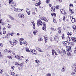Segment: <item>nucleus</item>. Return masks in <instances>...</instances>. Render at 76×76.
Instances as JSON below:
<instances>
[{
	"label": "nucleus",
	"mask_w": 76,
	"mask_h": 76,
	"mask_svg": "<svg viewBox=\"0 0 76 76\" xmlns=\"http://www.w3.org/2000/svg\"><path fill=\"white\" fill-rule=\"evenodd\" d=\"M13 41L14 44H15V45H16V44H18V41L17 40H15V39L13 40Z\"/></svg>",
	"instance_id": "4468645a"
},
{
	"label": "nucleus",
	"mask_w": 76,
	"mask_h": 76,
	"mask_svg": "<svg viewBox=\"0 0 76 76\" xmlns=\"http://www.w3.org/2000/svg\"><path fill=\"white\" fill-rule=\"evenodd\" d=\"M58 53L59 54H61V53H63V50H60L59 51H58Z\"/></svg>",
	"instance_id": "5701e85b"
},
{
	"label": "nucleus",
	"mask_w": 76,
	"mask_h": 76,
	"mask_svg": "<svg viewBox=\"0 0 76 76\" xmlns=\"http://www.w3.org/2000/svg\"><path fill=\"white\" fill-rule=\"evenodd\" d=\"M70 19H73V17L72 16H70Z\"/></svg>",
	"instance_id": "0e129e2a"
},
{
	"label": "nucleus",
	"mask_w": 76,
	"mask_h": 76,
	"mask_svg": "<svg viewBox=\"0 0 76 76\" xmlns=\"http://www.w3.org/2000/svg\"><path fill=\"white\" fill-rule=\"evenodd\" d=\"M75 70H74V71L75 72H76V66H75Z\"/></svg>",
	"instance_id": "774afa93"
},
{
	"label": "nucleus",
	"mask_w": 76,
	"mask_h": 76,
	"mask_svg": "<svg viewBox=\"0 0 76 76\" xmlns=\"http://www.w3.org/2000/svg\"><path fill=\"white\" fill-rule=\"evenodd\" d=\"M15 65H18V66L19 65V63L18 62H16L15 63Z\"/></svg>",
	"instance_id": "4d7b16f0"
},
{
	"label": "nucleus",
	"mask_w": 76,
	"mask_h": 76,
	"mask_svg": "<svg viewBox=\"0 0 76 76\" xmlns=\"http://www.w3.org/2000/svg\"><path fill=\"white\" fill-rule=\"evenodd\" d=\"M65 69L66 68L65 67V66H63L61 69V72H65Z\"/></svg>",
	"instance_id": "dca6fc26"
},
{
	"label": "nucleus",
	"mask_w": 76,
	"mask_h": 76,
	"mask_svg": "<svg viewBox=\"0 0 76 76\" xmlns=\"http://www.w3.org/2000/svg\"><path fill=\"white\" fill-rule=\"evenodd\" d=\"M3 44L2 43H0V48H1L3 46Z\"/></svg>",
	"instance_id": "49530a36"
},
{
	"label": "nucleus",
	"mask_w": 76,
	"mask_h": 76,
	"mask_svg": "<svg viewBox=\"0 0 76 76\" xmlns=\"http://www.w3.org/2000/svg\"><path fill=\"white\" fill-rule=\"evenodd\" d=\"M69 10L70 13H72V14H73V13H74V12H73V11H72V9L69 8Z\"/></svg>",
	"instance_id": "c756f323"
},
{
	"label": "nucleus",
	"mask_w": 76,
	"mask_h": 76,
	"mask_svg": "<svg viewBox=\"0 0 76 76\" xmlns=\"http://www.w3.org/2000/svg\"><path fill=\"white\" fill-rule=\"evenodd\" d=\"M8 17L9 18H10V19L11 20H14V19H15L13 17V16H12V15H8Z\"/></svg>",
	"instance_id": "9b49d317"
},
{
	"label": "nucleus",
	"mask_w": 76,
	"mask_h": 76,
	"mask_svg": "<svg viewBox=\"0 0 76 76\" xmlns=\"http://www.w3.org/2000/svg\"><path fill=\"white\" fill-rule=\"evenodd\" d=\"M10 34H7V35H6L5 38H8V35H10Z\"/></svg>",
	"instance_id": "09e8293b"
},
{
	"label": "nucleus",
	"mask_w": 76,
	"mask_h": 76,
	"mask_svg": "<svg viewBox=\"0 0 76 76\" xmlns=\"http://www.w3.org/2000/svg\"><path fill=\"white\" fill-rule=\"evenodd\" d=\"M45 41V42L46 43L47 42V40L48 39V37H46V36H45L44 37Z\"/></svg>",
	"instance_id": "9d476101"
},
{
	"label": "nucleus",
	"mask_w": 76,
	"mask_h": 76,
	"mask_svg": "<svg viewBox=\"0 0 76 76\" xmlns=\"http://www.w3.org/2000/svg\"><path fill=\"white\" fill-rule=\"evenodd\" d=\"M35 62L37 64H39V61L38 60H36L35 61Z\"/></svg>",
	"instance_id": "7c9ffc66"
},
{
	"label": "nucleus",
	"mask_w": 76,
	"mask_h": 76,
	"mask_svg": "<svg viewBox=\"0 0 76 76\" xmlns=\"http://www.w3.org/2000/svg\"><path fill=\"white\" fill-rule=\"evenodd\" d=\"M32 13L33 15H35V14H36V13H35V12L34 11L32 12Z\"/></svg>",
	"instance_id": "8fccbe9b"
},
{
	"label": "nucleus",
	"mask_w": 76,
	"mask_h": 76,
	"mask_svg": "<svg viewBox=\"0 0 76 76\" xmlns=\"http://www.w3.org/2000/svg\"><path fill=\"white\" fill-rule=\"evenodd\" d=\"M9 53H12V50H9L8 51Z\"/></svg>",
	"instance_id": "052dcab7"
},
{
	"label": "nucleus",
	"mask_w": 76,
	"mask_h": 76,
	"mask_svg": "<svg viewBox=\"0 0 76 76\" xmlns=\"http://www.w3.org/2000/svg\"><path fill=\"white\" fill-rule=\"evenodd\" d=\"M46 76H51V75L49 73H48L46 74Z\"/></svg>",
	"instance_id": "a18cd8bd"
},
{
	"label": "nucleus",
	"mask_w": 76,
	"mask_h": 76,
	"mask_svg": "<svg viewBox=\"0 0 76 76\" xmlns=\"http://www.w3.org/2000/svg\"><path fill=\"white\" fill-rule=\"evenodd\" d=\"M33 24V29H35V23L34 22H31Z\"/></svg>",
	"instance_id": "a211bd4d"
},
{
	"label": "nucleus",
	"mask_w": 76,
	"mask_h": 76,
	"mask_svg": "<svg viewBox=\"0 0 76 76\" xmlns=\"http://www.w3.org/2000/svg\"><path fill=\"white\" fill-rule=\"evenodd\" d=\"M23 44H24V45H26V46L28 45V43L26 41H23Z\"/></svg>",
	"instance_id": "1a4fd4ad"
},
{
	"label": "nucleus",
	"mask_w": 76,
	"mask_h": 76,
	"mask_svg": "<svg viewBox=\"0 0 76 76\" xmlns=\"http://www.w3.org/2000/svg\"><path fill=\"white\" fill-rule=\"evenodd\" d=\"M11 69H12L13 70H14V69H15V67L13 66H11Z\"/></svg>",
	"instance_id": "864d4df0"
},
{
	"label": "nucleus",
	"mask_w": 76,
	"mask_h": 76,
	"mask_svg": "<svg viewBox=\"0 0 76 76\" xmlns=\"http://www.w3.org/2000/svg\"><path fill=\"white\" fill-rule=\"evenodd\" d=\"M72 33L71 32H69L67 34L68 37H70V36H71V35H72Z\"/></svg>",
	"instance_id": "f3484780"
},
{
	"label": "nucleus",
	"mask_w": 76,
	"mask_h": 76,
	"mask_svg": "<svg viewBox=\"0 0 76 76\" xmlns=\"http://www.w3.org/2000/svg\"><path fill=\"white\" fill-rule=\"evenodd\" d=\"M2 73H3V69H1L0 70V73L1 74Z\"/></svg>",
	"instance_id": "bf43d9fd"
},
{
	"label": "nucleus",
	"mask_w": 76,
	"mask_h": 76,
	"mask_svg": "<svg viewBox=\"0 0 76 76\" xmlns=\"http://www.w3.org/2000/svg\"><path fill=\"white\" fill-rule=\"evenodd\" d=\"M38 26H39V25L42 26V22L40 20H39L37 21Z\"/></svg>",
	"instance_id": "7ed1b4c3"
},
{
	"label": "nucleus",
	"mask_w": 76,
	"mask_h": 76,
	"mask_svg": "<svg viewBox=\"0 0 76 76\" xmlns=\"http://www.w3.org/2000/svg\"><path fill=\"white\" fill-rule=\"evenodd\" d=\"M52 37H51L50 38V41H53V39H52Z\"/></svg>",
	"instance_id": "69168bd1"
},
{
	"label": "nucleus",
	"mask_w": 76,
	"mask_h": 76,
	"mask_svg": "<svg viewBox=\"0 0 76 76\" xmlns=\"http://www.w3.org/2000/svg\"><path fill=\"white\" fill-rule=\"evenodd\" d=\"M59 39V38L57 36H56L54 38V41H56V42H58V41Z\"/></svg>",
	"instance_id": "20e7f679"
},
{
	"label": "nucleus",
	"mask_w": 76,
	"mask_h": 76,
	"mask_svg": "<svg viewBox=\"0 0 76 76\" xmlns=\"http://www.w3.org/2000/svg\"><path fill=\"white\" fill-rule=\"evenodd\" d=\"M15 57L18 60H22V59L20 58V57L18 55L15 56Z\"/></svg>",
	"instance_id": "6e6552de"
},
{
	"label": "nucleus",
	"mask_w": 76,
	"mask_h": 76,
	"mask_svg": "<svg viewBox=\"0 0 76 76\" xmlns=\"http://www.w3.org/2000/svg\"><path fill=\"white\" fill-rule=\"evenodd\" d=\"M9 3L10 4H11V6L13 8H15V7H16V4L13 1V0H9Z\"/></svg>",
	"instance_id": "f257e3e1"
},
{
	"label": "nucleus",
	"mask_w": 76,
	"mask_h": 76,
	"mask_svg": "<svg viewBox=\"0 0 76 76\" xmlns=\"http://www.w3.org/2000/svg\"><path fill=\"white\" fill-rule=\"evenodd\" d=\"M66 51L65 50H63V54L64 56L65 55H66Z\"/></svg>",
	"instance_id": "c03bdc74"
},
{
	"label": "nucleus",
	"mask_w": 76,
	"mask_h": 76,
	"mask_svg": "<svg viewBox=\"0 0 76 76\" xmlns=\"http://www.w3.org/2000/svg\"><path fill=\"white\" fill-rule=\"evenodd\" d=\"M14 10L15 11V12H20V10H19L18 8H15L14 9Z\"/></svg>",
	"instance_id": "aec40b11"
},
{
	"label": "nucleus",
	"mask_w": 76,
	"mask_h": 76,
	"mask_svg": "<svg viewBox=\"0 0 76 76\" xmlns=\"http://www.w3.org/2000/svg\"><path fill=\"white\" fill-rule=\"evenodd\" d=\"M26 51H27V52H29V48H26Z\"/></svg>",
	"instance_id": "ea45409f"
},
{
	"label": "nucleus",
	"mask_w": 76,
	"mask_h": 76,
	"mask_svg": "<svg viewBox=\"0 0 76 76\" xmlns=\"http://www.w3.org/2000/svg\"><path fill=\"white\" fill-rule=\"evenodd\" d=\"M74 53H75V54H76V48H75L74 49Z\"/></svg>",
	"instance_id": "5fc2aeb1"
},
{
	"label": "nucleus",
	"mask_w": 76,
	"mask_h": 76,
	"mask_svg": "<svg viewBox=\"0 0 76 76\" xmlns=\"http://www.w3.org/2000/svg\"><path fill=\"white\" fill-rule=\"evenodd\" d=\"M66 19V17H65V16H64V17H63V20H64V21H65V19Z\"/></svg>",
	"instance_id": "de8ad7c7"
},
{
	"label": "nucleus",
	"mask_w": 76,
	"mask_h": 76,
	"mask_svg": "<svg viewBox=\"0 0 76 76\" xmlns=\"http://www.w3.org/2000/svg\"><path fill=\"white\" fill-rule=\"evenodd\" d=\"M20 40L21 41H23L24 40V39L23 38H20Z\"/></svg>",
	"instance_id": "680f3d73"
},
{
	"label": "nucleus",
	"mask_w": 76,
	"mask_h": 76,
	"mask_svg": "<svg viewBox=\"0 0 76 76\" xmlns=\"http://www.w3.org/2000/svg\"><path fill=\"white\" fill-rule=\"evenodd\" d=\"M42 19V20H45V22H48V20H47V18L45 17H43Z\"/></svg>",
	"instance_id": "ddd939ff"
},
{
	"label": "nucleus",
	"mask_w": 76,
	"mask_h": 76,
	"mask_svg": "<svg viewBox=\"0 0 76 76\" xmlns=\"http://www.w3.org/2000/svg\"><path fill=\"white\" fill-rule=\"evenodd\" d=\"M51 11H53V12H54V11H55V8H54V7L53 8V7H51Z\"/></svg>",
	"instance_id": "2f4dec72"
},
{
	"label": "nucleus",
	"mask_w": 76,
	"mask_h": 76,
	"mask_svg": "<svg viewBox=\"0 0 76 76\" xmlns=\"http://www.w3.org/2000/svg\"><path fill=\"white\" fill-rule=\"evenodd\" d=\"M62 43L63 44V45L64 46L66 45V44H67V42H62Z\"/></svg>",
	"instance_id": "b1692460"
},
{
	"label": "nucleus",
	"mask_w": 76,
	"mask_h": 76,
	"mask_svg": "<svg viewBox=\"0 0 76 76\" xmlns=\"http://www.w3.org/2000/svg\"><path fill=\"white\" fill-rule=\"evenodd\" d=\"M53 22H54V23H57V21H56V19H55L54 18L53 19Z\"/></svg>",
	"instance_id": "a19ab883"
},
{
	"label": "nucleus",
	"mask_w": 76,
	"mask_h": 76,
	"mask_svg": "<svg viewBox=\"0 0 76 76\" xmlns=\"http://www.w3.org/2000/svg\"><path fill=\"white\" fill-rule=\"evenodd\" d=\"M42 40H43V39H42V38H39L38 39V40L39 41H42Z\"/></svg>",
	"instance_id": "e433bc0d"
},
{
	"label": "nucleus",
	"mask_w": 76,
	"mask_h": 76,
	"mask_svg": "<svg viewBox=\"0 0 76 76\" xmlns=\"http://www.w3.org/2000/svg\"><path fill=\"white\" fill-rule=\"evenodd\" d=\"M68 41H70V40L72 39V37H68L67 38Z\"/></svg>",
	"instance_id": "4be33fe9"
},
{
	"label": "nucleus",
	"mask_w": 76,
	"mask_h": 76,
	"mask_svg": "<svg viewBox=\"0 0 76 76\" xmlns=\"http://www.w3.org/2000/svg\"><path fill=\"white\" fill-rule=\"evenodd\" d=\"M29 52H31V54L32 55L35 54H36V53H37V51H36V50H34L30 49Z\"/></svg>",
	"instance_id": "f03ea898"
},
{
	"label": "nucleus",
	"mask_w": 76,
	"mask_h": 76,
	"mask_svg": "<svg viewBox=\"0 0 76 76\" xmlns=\"http://www.w3.org/2000/svg\"><path fill=\"white\" fill-rule=\"evenodd\" d=\"M61 37L62 38V39H64L65 38V37H64V34H63L61 36Z\"/></svg>",
	"instance_id": "c9c22d12"
},
{
	"label": "nucleus",
	"mask_w": 76,
	"mask_h": 76,
	"mask_svg": "<svg viewBox=\"0 0 76 76\" xmlns=\"http://www.w3.org/2000/svg\"><path fill=\"white\" fill-rule=\"evenodd\" d=\"M10 43L11 44V47H13V46H14V42H11Z\"/></svg>",
	"instance_id": "412c9836"
},
{
	"label": "nucleus",
	"mask_w": 76,
	"mask_h": 76,
	"mask_svg": "<svg viewBox=\"0 0 76 76\" xmlns=\"http://www.w3.org/2000/svg\"><path fill=\"white\" fill-rule=\"evenodd\" d=\"M73 41L74 42H76V39L75 37H72V39Z\"/></svg>",
	"instance_id": "2eb2a0df"
},
{
	"label": "nucleus",
	"mask_w": 76,
	"mask_h": 76,
	"mask_svg": "<svg viewBox=\"0 0 76 76\" xmlns=\"http://www.w3.org/2000/svg\"><path fill=\"white\" fill-rule=\"evenodd\" d=\"M58 32L59 34H61V30H59Z\"/></svg>",
	"instance_id": "e2e57ef3"
},
{
	"label": "nucleus",
	"mask_w": 76,
	"mask_h": 76,
	"mask_svg": "<svg viewBox=\"0 0 76 76\" xmlns=\"http://www.w3.org/2000/svg\"><path fill=\"white\" fill-rule=\"evenodd\" d=\"M51 15L52 16H56V14H55V13H53V14H51Z\"/></svg>",
	"instance_id": "3c124183"
},
{
	"label": "nucleus",
	"mask_w": 76,
	"mask_h": 76,
	"mask_svg": "<svg viewBox=\"0 0 76 76\" xmlns=\"http://www.w3.org/2000/svg\"><path fill=\"white\" fill-rule=\"evenodd\" d=\"M7 26H8V28H11V27H12V26H11L10 24H8Z\"/></svg>",
	"instance_id": "58836bf2"
},
{
	"label": "nucleus",
	"mask_w": 76,
	"mask_h": 76,
	"mask_svg": "<svg viewBox=\"0 0 76 76\" xmlns=\"http://www.w3.org/2000/svg\"><path fill=\"white\" fill-rule=\"evenodd\" d=\"M67 51H70V50H71V48L70 47V46H69L68 48H67Z\"/></svg>",
	"instance_id": "cd10ccee"
},
{
	"label": "nucleus",
	"mask_w": 76,
	"mask_h": 76,
	"mask_svg": "<svg viewBox=\"0 0 76 76\" xmlns=\"http://www.w3.org/2000/svg\"><path fill=\"white\" fill-rule=\"evenodd\" d=\"M36 50H38V51H39V52H43V51L41 50V49H40V48H39L38 47H37L36 48Z\"/></svg>",
	"instance_id": "f8f14e48"
},
{
	"label": "nucleus",
	"mask_w": 76,
	"mask_h": 76,
	"mask_svg": "<svg viewBox=\"0 0 76 76\" xmlns=\"http://www.w3.org/2000/svg\"><path fill=\"white\" fill-rule=\"evenodd\" d=\"M71 21L72 23H74V22H76V19L74 18H73L72 19Z\"/></svg>",
	"instance_id": "6ab92c4d"
},
{
	"label": "nucleus",
	"mask_w": 76,
	"mask_h": 76,
	"mask_svg": "<svg viewBox=\"0 0 76 76\" xmlns=\"http://www.w3.org/2000/svg\"><path fill=\"white\" fill-rule=\"evenodd\" d=\"M43 27H44V26H46V25H45V23H43Z\"/></svg>",
	"instance_id": "13d9d810"
},
{
	"label": "nucleus",
	"mask_w": 76,
	"mask_h": 76,
	"mask_svg": "<svg viewBox=\"0 0 76 76\" xmlns=\"http://www.w3.org/2000/svg\"><path fill=\"white\" fill-rule=\"evenodd\" d=\"M10 74L11 75H12V76H15V73H14L12 70H10Z\"/></svg>",
	"instance_id": "423d86ee"
},
{
	"label": "nucleus",
	"mask_w": 76,
	"mask_h": 76,
	"mask_svg": "<svg viewBox=\"0 0 76 76\" xmlns=\"http://www.w3.org/2000/svg\"><path fill=\"white\" fill-rule=\"evenodd\" d=\"M59 6H58V5H57L56 6V9H59Z\"/></svg>",
	"instance_id": "79ce46f5"
},
{
	"label": "nucleus",
	"mask_w": 76,
	"mask_h": 76,
	"mask_svg": "<svg viewBox=\"0 0 76 76\" xmlns=\"http://www.w3.org/2000/svg\"><path fill=\"white\" fill-rule=\"evenodd\" d=\"M41 4V3L40 2H38L37 4H36L35 5V6H39V5Z\"/></svg>",
	"instance_id": "473e14b6"
},
{
	"label": "nucleus",
	"mask_w": 76,
	"mask_h": 76,
	"mask_svg": "<svg viewBox=\"0 0 76 76\" xmlns=\"http://www.w3.org/2000/svg\"><path fill=\"white\" fill-rule=\"evenodd\" d=\"M51 29L53 31H57V30H56V29H54V28L52 27H51Z\"/></svg>",
	"instance_id": "c85d7f7f"
},
{
	"label": "nucleus",
	"mask_w": 76,
	"mask_h": 76,
	"mask_svg": "<svg viewBox=\"0 0 76 76\" xmlns=\"http://www.w3.org/2000/svg\"><path fill=\"white\" fill-rule=\"evenodd\" d=\"M42 29L43 30H44L45 29H45H46V26L43 27L42 28Z\"/></svg>",
	"instance_id": "603ef678"
},
{
	"label": "nucleus",
	"mask_w": 76,
	"mask_h": 76,
	"mask_svg": "<svg viewBox=\"0 0 76 76\" xmlns=\"http://www.w3.org/2000/svg\"><path fill=\"white\" fill-rule=\"evenodd\" d=\"M18 17L20 18H22V19H23L25 18V16L24 15L22 14H19L18 15Z\"/></svg>",
	"instance_id": "39448f33"
},
{
	"label": "nucleus",
	"mask_w": 76,
	"mask_h": 76,
	"mask_svg": "<svg viewBox=\"0 0 76 76\" xmlns=\"http://www.w3.org/2000/svg\"><path fill=\"white\" fill-rule=\"evenodd\" d=\"M67 54L68 56H72V53L69 52H68Z\"/></svg>",
	"instance_id": "bb28decb"
},
{
	"label": "nucleus",
	"mask_w": 76,
	"mask_h": 76,
	"mask_svg": "<svg viewBox=\"0 0 76 76\" xmlns=\"http://www.w3.org/2000/svg\"><path fill=\"white\" fill-rule=\"evenodd\" d=\"M72 28L74 30H76V26L75 25H74L73 27H72Z\"/></svg>",
	"instance_id": "4c0bfd02"
},
{
	"label": "nucleus",
	"mask_w": 76,
	"mask_h": 76,
	"mask_svg": "<svg viewBox=\"0 0 76 76\" xmlns=\"http://www.w3.org/2000/svg\"><path fill=\"white\" fill-rule=\"evenodd\" d=\"M7 57L8 58H9V59H10V60H12V58H13V57L10 56H8Z\"/></svg>",
	"instance_id": "a878e982"
},
{
	"label": "nucleus",
	"mask_w": 76,
	"mask_h": 76,
	"mask_svg": "<svg viewBox=\"0 0 76 76\" xmlns=\"http://www.w3.org/2000/svg\"><path fill=\"white\" fill-rule=\"evenodd\" d=\"M14 34H15V32H14V31H12L10 33V35H11V36H13Z\"/></svg>",
	"instance_id": "f704fd0d"
},
{
	"label": "nucleus",
	"mask_w": 76,
	"mask_h": 76,
	"mask_svg": "<svg viewBox=\"0 0 76 76\" xmlns=\"http://www.w3.org/2000/svg\"><path fill=\"white\" fill-rule=\"evenodd\" d=\"M37 32H38V31H37V30H35L33 31V34L34 35H36V34H37Z\"/></svg>",
	"instance_id": "393cba45"
},
{
	"label": "nucleus",
	"mask_w": 76,
	"mask_h": 76,
	"mask_svg": "<svg viewBox=\"0 0 76 76\" xmlns=\"http://www.w3.org/2000/svg\"><path fill=\"white\" fill-rule=\"evenodd\" d=\"M26 12L28 15H30V12H29V10H26Z\"/></svg>",
	"instance_id": "72a5a7b5"
},
{
	"label": "nucleus",
	"mask_w": 76,
	"mask_h": 76,
	"mask_svg": "<svg viewBox=\"0 0 76 76\" xmlns=\"http://www.w3.org/2000/svg\"><path fill=\"white\" fill-rule=\"evenodd\" d=\"M62 14H63V15H65L66 14V12H65V11H64V10L61 9L60 10Z\"/></svg>",
	"instance_id": "0eeeda50"
},
{
	"label": "nucleus",
	"mask_w": 76,
	"mask_h": 76,
	"mask_svg": "<svg viewBox=\"0 0 76 76\" xmlns=\"http://www.w3.org/2000/svg\"><path fill=\"white\" fill-rule=\"evenodd\" d=\"M46 2L47 3H49V2H50V0H47L46 1Z\"/></svg>",
	"instance_id": "6e6d98bb"
},
{
	"label": "nucleus",
	"mask_w": 76,
	"mask_h": 76,
	"mask_svg": "<svg viewBox=\"0 0 76 76\" xmlns=\"http://www.w3.org/2000/svg\"><path fill=\"white\" fill-rule=\"evenodd\" d=\"M3 34H6V31H3Z\"/></svg>",
	"instance_id": "338daca9"
},
{
	"label": "nucleus",
	"mask_w": 76,
	"mask_h": 76,
	"mask_svg": "<svg viewBox=\"0 0 76 76\" xmlns=\"http://www.w3.org/2000/svg\"><path fill=\"white\" fill-rule=\"evenodd\" d=\"M23 64H24V63H23L22 64H20V65L21 67H22L23 66H24Z\"/></svg>",
	"instance_id": "37998d69"
}]
</instances>
